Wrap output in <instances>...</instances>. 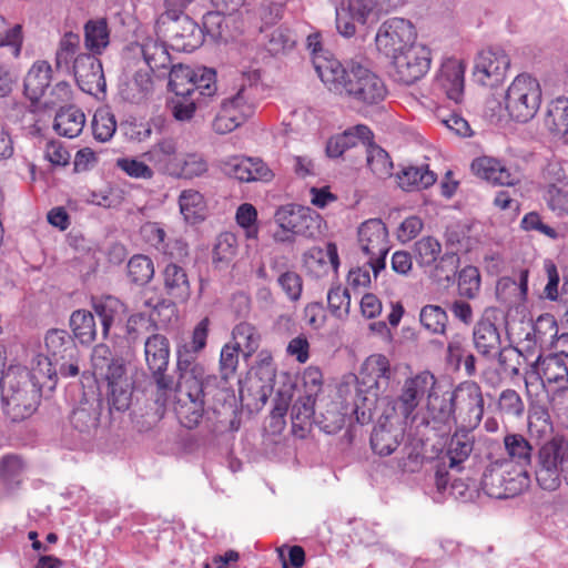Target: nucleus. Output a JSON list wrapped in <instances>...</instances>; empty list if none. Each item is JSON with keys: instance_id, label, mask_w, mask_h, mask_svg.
Wrapping results in <instances>:
<instances>
[{"instance_id": "f257e3e1", "label": "nucleus", "mask_w": 568, "mask_h": 568, "mask_svg": "<svg viewBox=\"0 0 568 568\" xmlns=\"http://www.w3.org/2000/svg\"><path fill=\"white\" fill-rule=\"evenodd\" d=\"M209 324V318H203L195 326L192 341L176 351L179 377L174 387V413L180 423L190 429L201 423L205 412L206 372L196 357L206 345Z\"/></svg>"}, {"instance_id": "f03ea898", "label": "nucleus", "mask_w": 568, "mask_h": 568, "mask_svg": "<svg viewBox=\"0 0 568 568\" xmlns=\"http://www.w3.org/2000/svg\"><path fill=\"white\" fill-rule=\"evenodd\" d=\"M314 68L331 92L356 105H378L387 97L384 80L358 62L352 61L344 67L335 58L316 57Z\"/></svg>"}, {"instance_id": "7ed1b4c3", "label": "nucleus", "mask_w": 568, "mask_h": 568, "mask_svg": "<svg viewBox=\"0 0 568 568\" xmlns=\"http://www.w3.org/2000/svg\"><path fill=\"white\" fill-rule=\"evenodd\" d=\"M430 407L436 410V422L449 424L454 420L460 426L475 429L484 417L485 402L480 386L466 381L453 392L443 394L442 398H432Z\"/></svg>"}, {"instance_id": "20e7f679", "label": "nucleus", "mask_w": 568, "mask_h": 568, "mask_svg": "<svg viewBox=\"0 0 568 568\" xmlns=\"http://www.w3.org/2000/svg\"><path fill=\"white\" fill-rule=\"evenodd\" d=\"M0 392L3 410L12 420L30 416L40 398L39 389L30 383L28 371L21 366H9Z\"/></svg>"}, {"instance_id": "39448f33", "label": "nucleus", "mask_w": 568, "mask_h": 568, "mask_svg": "<svg viewBox=\"0 0 568 568\" xmlns=\"http://www.w3.org/2000/svg\"><path fill=\"white\" fill-rule=\"evenodd\" d=\"M535 477L538 486L548 491L557 490L562 480L568 485V439L554 436L538 448Z\"/></svg>"}, {"instance_id": "423d86ee", "label": "nucleus", "mask_w": 568, "mask_h": 568, "mask_svg": "<svg viewBox=\"0 0 568 568\" xmlns=\"http://www.w3.org/2000/svg\"><path fill=\"white\" fill-rule=\"evenodd\" d=\"M529 485L527 469L515 468L513 464L498 458L489 459L480 481L481 490L496 499L516 497L528 489Z\"/></svg>"}, {"instance_id": "0eeeda50", "label": "nucleus", "mask_w": 568, "mask_h": 568, "mask_svg": "<svg viewBox=\"0 0 568 568\" xmlns=\"http://www.w3.org/2000/svg\"><path fill=\"white\" fill-rule=\"evenodd\" d=\"M392 367L388 358L383 354L368 356L362 365L359 373V387L354 402L355 414L365 417V409H371L381 393H384L392 377Z\"/></svg>"}, {"instance_id": "6e6552de", "label": "nucleus", "mask_w": 568, "mask_h": 568, "mask_svg": "<svg viewBox=\"0 0 568 568\" xmlns=\"http://www.w3.org/2000/svg\"><path fill=\"white\" fill-rule=\"evenodd\" d=\"M542 99L539 81L528 73L518 74L505 93V109L518 122H528L537 114Z\"/></svg>"}, {"instance_id": "1a4fd4ad", "label": "nucleus", "mask_w": 568, "mask_h": 568, "mask_svg": "<svg viewBox=\"0 0 568 568\" xmlns=\"http://www.w3.org/2000/svg\"><path fill=\"white\" fill-rule=\"evenodd\" d=\"M436 377L428 371L419 372L404 379L400 393L397 397V408L399 414L412 423L415 420V410L423 402L427 399L426 408L434 422H436V410L430 407L432 398H442L436 393Z\"/></svg>"}, {"instance_id": "9d476101", "label": "nucleus", "mask_w": 568, "mask_h": 568, "mask_svg": "<svg viewBox=\"0 0 568 568\" xmlns=\"http://www.w3.org/2000/svg\"><path fill=\"white\" fill-rule=\"evenodd\" d=\"M144 357L156 385L155 402L165 406L169 396H171L172 407L174 408V388L171 378L165 375L170 358L168 338L162 334L149 336L144 342Z\"/></svg>"}, {"instance_id": "9b49d317", "label": "nucleus", "mask_w": 568, "mask_h": 568, "mask_svg": "<svg viewBox=\"0 0 568 568\" xmlns=\"http://www.w3.org/2000/svg\"><path fill=\"white\" fill-rule=\"evenodd\" d=\"M358 246L367 258L374 276L386 266V255L389 251L388 231L379 219H371L358 227Z\"/></svg>"}, {"instance_id": "f8f14e48", "label": "nucleus", "mask_w": 568, "mask_h": 568, "mask_svg": "<svg viewBox=\"0 0 568 568\" xmlns=\"http://www.w3.org/2000/svg\"><path fill=\"white\" fill-rule=\"evenodd\" d=\"M414 27L403 18H392L383 22L375 37L377 50L390 59L414 47Z\"/></svg>"}, {"instance_id": "ddd939ff", "label": "nucleus", "mask_w": 568, "mask_h": 568, "mask_svg": "<svg viewBox=\"0 0 568 568\" xmlns=\"http://www.w3.org/2000/svg\"><path fill=\"white\" fill-rule=\"evenodd\" d=\"M393 60L394 78L404 84H412L423 78L430 65L429 50L415 44L396 54Z\"/></svg>"}, {"instance_id": "4468645a", "label": "nucleus", "mask_w": 568, "mask_h": 568, "mask_svg": "<svg viewBox=\"0 0 568 568\" xmlns=\"http://www.w3.org/2000/svg\"><path fill=\"white\" fill-rule=\"evenodd\" d=\"M275 222L278 227L291 231L293 235L315 237L321 232L322 220L310 207L286 205L276 211Z\"/></svg>"}, {"instance_id": "2eb2a0df", "label": "nucleus", "mask_w": 568, "mask_h": 568, "mask_svg": "<svg viewBox=\"0 0 568 568\" xmlns=\"http://www.w3.org/2000/svg\"><path fill=\"white\" fill-rule=\"evenodd\" d=\"M510 65V59L505 50L489 48L480 51L474 65L475 80L486 87L498 84Z\"/></svg>"}, {"instance_id": "dca6fc26", "label": "nucleus", "mask_w": 568, "mask_h": 568, "mask_svg": "<svg viewBox=\"0 0 568 568\" xmlns=\"http://www.w3.org/2000/svg\"><path fill=\"white\" fill-rule=\"evenodd\" d=\"M466 64L456 58L446 59L433 82V91L459 103L464 97Z\"/></svg>"}, {"instance_id": "f3484780", "label": "nucleus", "mask_w": 568, "mask_h": 568, "mask_svg": "<svg viewBox=\"0 0 568 568\" xmlns=\"http://www.w3.org/2000/svg\"><path fill=\"white\" fill-rule=\"evenodd\" d=\"M221 170L241 182H270L273 171L258 158L227 156L220 160Z\"/></svg>"}, {"instance_id": "a211bd4d", "label": "nucleus", "mask_w": 568, "mask_h": 568, "mask_svg": "<svg viewBox=\"0 0 568 568\" xmlns=\"http://www.w3.org/2000/svg\"><path fill=\"white\" fill-rule=\"evenodd\" d=\"M73 73L80 89L98 97L105 92L106 82L101 61L90 53H80L73 61Z\"/></svg>"}, {"instance_id": "6ab92c4d", "label": "nucleus", "mask_w": 568, "mask_h": 568, "mask_svg": "<svg viewBox=\"0 0 568 568\" xmlns=\"http://www.w3.org/2000/svg\"><path fill=\"white\" fill-rule=\"evenodd\" d=\"M181 155L180 142L173 136H163L156 140L144 152V159L155 169V174L159 173L170 178L173 176Z\"/></svg>"}, {"instance_id": "aec40b11", "label": "nucleus", "mask_w": 568, "mask_h": 568, "mask_svg": "<svg viewBox=\"0 0 568 568\" xmlns=\"http://www.w3.org/2000/svg\"><path fill=\"white\" fill-rule=\"evenodd\" d=\"M496 315L495 308H486L473 332L475 348L488 358L497 355L501 344L500 334L495 324Z\"/></svg>"}, {"instance_id": "412c9836", "label": "nucleus", "mask_w": 568, "mask_h": 568, "mask_svg": "<svg viewBox=\"0 0 568 568\" xmlns=\"http://www.w3.org/2000/svg\"><path fill=\"white\" fill-rule=\"evenodd\" d=\"M532 368L545 385H552L557 389H568V353L560 352L546 357L538 356Z\"/></svg>"}, {"instance_id": "4be33fe9", "label": "nucleus", "mask_w": 568, "mask_h": 568, "mask_svg": "<svg viewBox=\"0 0 568 568\" xmlns=\"http://www.w3.org/2000/svg\"><path fill=\"white\" fill-rule=\"evenodd\" d=\"M130 50L143 57L150 71L164 75L171 65V57L168 48L159 38L145 37L133 44Z\"/></svg>"}, {"instance_id": "5701e85b", "label": "nucleus", "mask_w": 568, "mask_h": 568, "mask_svg": "<svg viewBox=\"0 0 568 568\" xmlns=\"http://www.w3.org/2000/svg\"><path fill=\"white\" fill-rule=\"evenodd\" d=\"M404 438V429L388 417L381 418L371 436L373 450L381 456L393 454Z\"/></svg>"}, {"instance_id": "b1692460", "label": "nucleus", "mask_w": 568, "mask_h": 568, "mask_svg": "<svg viewBox=\"0 0 568 568\" xmlns=\"http://www.w3.org/2000/svg\"><path fill=\"white\" fill-rule=\"evenodd\" d=\"M440 242L430 235L419 239L413 248L416 263L422 268H430L432 277H439L443 270V263L447 260L446 255L442 254Z\"/></svg>"}, {"instance_id": "393cba45", "label": "nucleus", "mask_w": 568, "mask_h": 568, "mask_svg": "<svg viewBox=\"0 0 568 568\" xmlns=\"http://www.w3.org/2000/svg\"><path fill=\"white\" fill-rule=\"evenodd\" d=\"M470 169L476 176L491 184L514 185L518 181L517 174L513 173L500 161L490 156L475 159Z\"/></svg>"}, {"instance_id": "a878e982", "label": "nucleus", "mask_w": 568, "mask_h": 568, "mask_svg": "<svg viewBox=\"0 0 568 568\" xmlns=\"http://www.w3.org/2000/svg\"><path fill=\"white\" fill-rule=\"evenodd\" d=\"M372 140V131L364 124H357L345 130L342 134L331 138L326 145V153L329 158H338L346 150L362 143L366 146Z\"/></svg>"}, {"instance_id": "bb28decb", "label": "nucleus", "mask_w": 568, "mask_h": 568, "mask_svg": "<svg viewBox=\"0 0 568 568\" xmlns=\"http://www.w3.org/2000/svg\"><path fill=\"white\" fill-rule=\"evenodd\" d=\"M52 80V68L47 61H36L28 70L24 81V95L36 103L44 95Z\"/></svg>"}, {"instance_id": "cd10ccee", "label": "nucleus", "mask_w": 568, "mask_h": 568, "mask_svg": "<svg viewBox=\"0 0 568 568\" xmlns=\"http://www.w3.org/2000/svg\"><path fill=\"white\" fill-rule=\"evenodd\" d=\"M305 266L316 277H322L333 272L336 273L339 266L337 246L335 243H327L325 250L313 247L305 255Z\"/></svg>"}, {"instance_id": "c85d7f7f", "label": "nucleus", "mask_w": 568, "mask_h": 568, "mask_svg": "<svg viewBox=\"0 0 568 568\" xmlns=\"http://www.w3.org/2000/svg\"><path fill=\"white\" fill-rule=\"evenodd\" d=\"M503 446L506 456L498 457V459H504L506 463L513 464L515 468L527 469L532 457V446L523 434H505Z\"/></svg>"}, {"instance_id": "c756f323", "label": "nucleus", "mask_w": 568, "mask_h": 568, "mask_svg": "<svg viewBox=\"0 0 568 568\" xmlns=\"http://www.w3.org/2000/svg\"><path fill=\"white\" fill-rule=\"evenodd\" d=\"M172 40L178 50L191 52L203 42V30L189 16L173 21Z\"/></svg>"}, {"instance_id": "7c9ffc66", "label": "nucleus", "mask_w": 568, "mask_h": 568, "mask_svg": "<svg viewBox=\"0 0 568 568\" xmlns=\"http://www.w3.org/2000/svg\"><path fill=\"white\" fill-rule=\"evenodd\" d=\"M255 91L256 89L251 83L245 84L242 79V82L235 88V92L224 99L222 104L245 122L255 111Z\"/></svg>"}, {"instance_id": "2f4dec72", "label": "nucleus", "mask_w": 568, "mask_h": 568, "mask_svg": "<svg viewBox=\"0 0 568 568\" xmlns=\"http://www.w3.org/2000/svg\"><path fill=\"white\" fill-rule=\"evenodd\" d=\"M154 83L149 71L138 70L133 77L120 84L121 97L132 103L146 100L153 92Z\"/></svg>"}, {"instance_id": "473e14b6", "label": "nucleus", "mask_w": 568, "mask_h": 568, "mask_svg": "<svg viewBox=\"0 0 568 568\" xmlns=\"http://www.w3.org/2000/svg\"><path fill=\"white\" fill-rule=\"evenodd\" d=\"M180 213L186 223L195 224L206 216L207 204L201 192L194 189L183 190L178 199Z\"/></svg>"}, {"instance_id": "72a5a7b5", "label": "nucleus", "mask_w": 568, "mask_h": 568, "mask_svg": "<svg viewBox=\"0 0 568 568\" xmlns=\"http://www.w3.org/2000/svg\"><path fill=\"white\" fill-rule=\"evenodd\" d=\"M210 165L201 152H182L175 168L173 179L194 180L206 176Z\"/></svg>"}, {"instance_id": "f704fd0d", "label": "nucleus", "mask_w": 568, "mask_h": 568, "mask_svg": "<svg viewBox=\"0 0 568 568\" xmlns=\"http://www.w3.org/2000/svg\"><path fill=\"white\" fill-rule=\"evenodd\" d=\"M471 430L460 426L453 435L447 450L449 468H457L470 456L474 449V435Z\"/></svg>"}, {"instance_id": "c9c22d12", "label": "nucleus", "mask_w": 568, "mask_h": 568, "mask_svg": "<svg viewBox=\"0 0 568 568\" xmlns=\"http://www.w3.org/2000/svg\"><path fill=\"white\" fill-rule=\"evenodd\" d=\"M44 344L54 364H59L60 359H72L78 354L72 338L63 329L49 331L44 337Z\"/></svg>"}, {"instance_id": "e433bc0d", "label": "nucleus", "mask_w": 568, "mask_h": 568, "mask_svg": "<svg viewBox=\"0 0 568 568\" xmlns=\"http://www.w3.org/2000/svg\"><path fill=\"white\" fill-rule=\"evenodd\" d=\"M84 125L85 114L71 105L57 113L53 128L59 135L73 139L82 132Z\"/></svg>"}, {"instance_id": "4c0bfd02", "label": "nucleus", "mask_w": 568, "mask_h": 568, "mask_svg": "<svg viewBox=\"0 0 568 568\" xmlns=\"http://www.w3.org/2000/svg\"><path fill=\"white\" fill-rule=\"evenodd\" d=\"M436 179V174L427 165L406 166L397 174V183L404 191L427 189Z\"/></svg>"}, {"instance_id": "58836bf2", "label": "nucleus", "mask_w": 568, "mask_h": 568, "mask_svg": "<svg viewBox=\"0 0 568 568\" xmlns=\"http://www.w3.org/2000/svg\"><path fill=\"white\" fill-rule=\"evenodd\" d=\"M92 306L95 314L100 317L102 323V334L108 336L112 324L122 316L125 312L124 304L114 296L97 297L92 301Z\"/></svg>"}, {"instance_id": "ea45409f", "label": "nucleus", "mask_w": 568, "mask_h": 568, "mask_svg": "<svg viewBox=\"0 0 568 568\" xmlns=\"http://www.w3.org/2000/svg\"><path fill=\"white\" fill-rule=\"evenodd\" d=\"M535 342L541 347H554L556 342L568 343V334L558 336V325L551 314L545 313L537 317L532 326Z\"/></svg>"}, {"instance_id": "a19ab883", "label": "nucleus", "mask_w": 568, "mask_h": 568, "mask_svg": "<svg viewBox=\"0 0 568 568\" xmlns=\"http://www.w3.org/2000/svg\"><path fill=\"white\" fill-rule=\"evenodd\" d=\"M110 43V31L104 19L89 20L84 24V44L91 54H101Z\"/></svg>"}, {"instance_id": "79ce46f5", "label": "nucleus", "mask_w": 568, "mask_h": 568, "mask_svg": "<svg viewBox=\"0 0 568 568\" xmlns=\"http://www.w3.org/2000/svg\"><path fill=\"white\" fill-rule=\"evenodd\" d=\"M544 199L549 210L557 216H568V178L558 176L547 186Z\"/></svg>"}, {"instance_id": "37998d69", "label": "nucleus", "mask_w": 568, "mask_h": 568, "mask_svg": "<svg viewBox=\"0 0 568 568\" xmlns=\"http://www.w3.org/2000/svg\"><path fill=\"white\" fill-rule=\"evenodd\" d=\"M528 290V272L521 271L519 273L518 282L510 277H501L496 284V296L504 304L513 303V297L525 300Z\"/></svg>"}, {"instance_id": "c03bdc74", "label": "nucleus", "mask_w": 568, "mask_h": 568, "mask_svg": "<svg viewBox=\"0 0 568 568\" xmlns=\"http://www.w3.org/2000/svg\"><path fill=\"white\" fill-rule=\"evenodd\" d=\"M53 362L49 356L43 355H37L32 359L30 372H28L29 379L40 393L43 387L52 388L54 385L53 377L57 371L53 368Z\"/></svg>"}, {"instance_id": "a18cd8bd", "label": "nucleus", "mask_w": 568, "mask_h": 568, "mask_svg": "<svg viewBox=\"0 0 568 568\" xmlns=\"http://www.w3.org/2000/svg\"><path fill=\"white\" fill-rule=\"evenodd\" d=\"M164 285L168 293L180 301H185L190 296V283L185 271L176 265L169 264L164 270Z\"/></svg>"}, {"instance_id": "49530a36", "label": "nucleus", "mask_w": 568, "mask_h": 568, "mask_svg": "<svg viewBox=\"0 0 568 568\" xmlns=\"http://www.w3.org/2000/svg\"><path fill=\"white\" fill-rule=\"evenodd\" d=\"M546 126L556 135H568V100L558 98L550 102L545 118Z\"/></svg>"}, {"instance_id": "de8ad7c7", "label": "nucleus", "mask_w": 568, "mask_h": 568, "mask_svg": "<svg viewBox=\"0 0 568 568\" xmlns=\"http://www.w3.org/2000/svg\"><path fill=\"white\" fill-rule=\"evenodd\" d=\"M115 165L134 180L150 181L155 176V169L144 159V152L140 156L119 158Z\"/></svg>"}, {"instance_id": "09e8293b", "label": "nucleus", "mask_w": 568, "mask_h": 568, "mask_svg": "<svg viewBox=\"0 0 568 568\" xmlns=\"http://www.w3.org/2000/svg\"><path fill=\"white\" fill-rule=\"evenodd\" d=\"M169 69V85L175 95H194L195 69L183 64L170 65Z\"/></svg>"}, {"instance_id": "8fccbe9b", "label": "nucleus", "mask_w": 568, "mask_h": 568, "mask_svg": "<svg viewBox=\"0 0 568 568\" xmlns=\"http://www.w3.org/2000/svg\"><path fill=\"white\" fill-rule=\"evenodd\" d=\"M70 326L74 336L82 344H90L94 341L97 327L91 312L84 310L74 311L70 317Z\"/></svg>"}, {"instance_id": "3c124183", "label": "nucleus", "mask_w": 568, "mask_h": 568, "mask_svg": "<svg viewBox=\"0 0 568 568\" xmlns=\"http://www.w3.org/2000/svg\"><path fill=\"white\" fill-rule=\"evenodd\" d=\"M385 0H348L346 7L359 24L377 20L384 12Z\"/></svg>"}, {"instance_id": "603ef678", "label": "nucleus", "mask_w": 568, "mask_h": 568, "mask_svg": "<svg viewBox=\"0 0 568 568\" xmlns=\"http://www.w3.org/2000/svg\"><path fill=\"white\" fill-rule=\"evenodd\" d=\"M234 344L243 351L244 355L251 356L254 354L261 342V335L256 327L250 323L242 322L237 324L232 332Z\"/></svg>"}, {"instance_id": "864d4df0", "label": "nucleus", "mask_w": 568, "mask_h": 568, "mask_svg": "<svg viewBox=\"0 0 568 568\" xmlns=\"http://www.w3.org/2000/svg\"><path fill=\"white\" fill-rule=\"evenodd\" d=\"M23 42L22 27L18 23H10L0 14V47H8L11 54L18 58Z\"/></svg>"}, {"instance_id": "5fc2aeb1", "label": "nucleus", "mask_w": 568, "mask_h": 568, "mask_svg": "<svg viewBox=\"0 0 568 568\" xmlns=\"http://www.w3.org/2000/svg\"><path fill=\"white\" fill-rule=\"evenodd\" d=\"M128 275L136 284H146L154 276V264L146 255H134L128 263Z\"/></svg>"}, {"instance_id": "6e6d98bb", "label": "nucleus", "mask_w": 568, "mask_h": 568, "mask_svg": "<svg viewBox=\"0 0 568 568\" xmlns=\"http://www.w3.org/2000/svg\"><path fill=\"white\" fill-rule=\"evenodd\" d=\"M446 312L437 305H426L422 308L419 321L433 334H443L447 324Z\"/></svg>"}, {"instance_id": "4d7b16f0", "label": "nucleus", "mask_w": 568, "mask_h": 568, "mask_svg": "<svg viewBox=\"0 0 568 568\" xmlns=\"http://www.w3.org/2000/svg\"><path fill=\"white\" fill-rule=\"evenodd\" d=\"M366 153L367 165L376 176L383 179L390 175L393 164L386 151L369 142L366 145Z\"/></svg>"}, {"instance_id": "13d9d810", "label": "nucleus", "mask_w": 568, "mask_h": 568, "mask_svg": "<svg viewBox=\"0 0 568 568\" xmlns=\"http://www.w3.org/2000/svg\"><path fill=\"white\" fill-rule=\"evenodd\" d=\"M316 397L304 394L298 397L292 407V420L294 426L304 428L311 425L315 414Z\"/></svg>"}, {"instance_id": "bf43d9fd", "label": "nucleus", "mask_w": 568, "mask_h": 568, "mask_svg": "<svg viewBox=\"0 0 568 568\" xmlns=\"http://www.w3.org/2000/svg\"><path fill=\"white\" fill-rule=\"evenodd\" d=\"M327 303L331 313L337 318H346L351 308V295L347 288L336 285L327 293Z\"/></svg>"}, {"instance_id": "052dcab7", "label": "nucleus", "mask_w": 568, "mask_h": 568, "mask_svg": "<svg viewBox=\"0 0 568 568\" xmlns=\"http://www.w3.org/2000/svg\"><path fill=\"white\" fill-rule=\"evenodd\" d=\"M480 273L475 266H465L458 275V292L460 296L475 298L480 291Z\"/></svg>"}, {"instance_id": "680f3d73", "label": "nucleus", "mask_w": 568, "mask_h": 568, "mask_svg": "<svg viewBox=\"0 0 568 568\" xmlns=\"http://www.w3.org/2000/svg\"><path fill=\"white\" fill-rule=\"evenodd\" d=\"M93 135L100 142L109 141L116 131V121L113 114L105 110L95 112L92 121Z\"/></svg>"}, {"instance_id": "e2e57ef3", "label": "nucleus", "mask_w": 568, "mask_h": 568, "mask_svg": "<svg viewBox=\"0 0 568 568\" xmlns=\"http://www.w3.org/2000/svg\"><path fill=\"white\" fill-rule=\"evenodd\" d=\"M237 251V240L233 233L225 232L217 236L213 248L214 263H227L233 260Z\"/></svg>"}, {"instance_id": "0e129e2a", "label": "nucleus", "mask_w": 568, "mask_h": 568, "mask_svg": "<svg viewBox=\"0 0 568 568\" xmlns=\"http://www.w3.org/2000/svg\"><path fill=\"white\" fill-rule=\"evenodd\" d=\"M133 383L108 386L106 399L111 410L125 412L132 399Z\"/></svg>"}, {"instance_id": "69168bd1", "label": "nucleus", "mask_w": 568, "mask_h": 568, "mask_svg": "<svg viewBox=\"0 0 568 568\" xmlns=\"http://www.w3.org/2000/svg\"><path fill=\"white\" fill-rule=\"evenodd\" d=\"M79 45L80 38L78 34L68 32L63 36L55 57L58 68H70V63L71 61H74V54L77 53Z\"/></svg>"}, {"instance_id": "338daca9", "label": "nucleus", "mask_w": 568, "mask_h": 568, "mask_svg": "<svg viewBox=\"0 0 568 568\" xmlns=\"http://www.w3.org/2000/svg\"><path fill=\"white\" fill-rule=\"evenodd\" d=\"M236 223L244 229L245 236L247 239H256L258 234V227L256 224L257 211L250 203L241 204L235 214Z\"/></svg>"}, {"instance_id": "774afa93", "label": "nucleus", "mask_w": 568, "mask_h": 568, "mask_svg": "<svg viewBox=\"0 0 568 568\" xmlns=\"http://www.w3.org/2000/svg\"><path fill=\"white\" fill-rule=\"evenodd\" d=\"M498 363L503 368L504 373L516 376L519 374V368L523 365V362L526 358L523 356L521 352L515 347H504L499 348L498 353Z\"/></svg>"}]
</instances>
